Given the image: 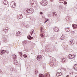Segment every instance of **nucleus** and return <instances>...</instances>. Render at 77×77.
I'll list each match as a JSON object with an SVG mask.
<instances>
[{
  "instance_id": "c03bdc74",
  "label": "nucleus",
  "mask_w": 77,
  "mask_h": 77,
  "mask_svg": "<svg viewBox=\"0 0 77 77\" xmlns=\"http://www.w3.org/2000/svg\"><path fill=\"white\" fill-rule=\"evenodd\" d=\"M49 20L48 19H47V20H46L45 21L46 22H47V21H49Z\"/></svg>"
},
{
  "instance_id": "49530a36",
  "label": "nucleus",
  "mask_w": 77,
  "mask_h": 77,
  "mask_svg": "<svg viewBox=\"0 0 77 77\" xmlns=\"http://www.w3.org/2000/svg\"><path fill=\"white\" fill-rule=\"evenodd\" d=\"M66 77H69V75H67Z\"/></svg>"
},
{
  "instance_id": "603ef678",
  "label": "nucleus",
  "mask_w": 77,
  "mask_h": 77,
  "mask_svg": "<svg viewBox=\"0 0 77 77\" xmlns=\"http://www.w3.org/2000/svg\"><path fill=\"white\" fill-rule=\"evenodd\" d=\"M56 44H57V42L56 43Z\"/></svg>"
},
{
  "instance_id": "09e8293b",
  "label": "nucleus",
  "mask_w": 77,
  "mask_h": 77,
  "mask_svg": "<svg viewBox=\"0 0 77 77\" xmlns=\"http://www.w3.org/2000/svg\"><path fill=\"white\" fill-rule=\"evenodd\" d=\"M30 34H31V35L32 36V34H32V32H31V33H30Z\"/></svg>"
},
{
  "instance_id": "473e14b6",
  "label": "nucleus",
  "mask_w": 77,
  "mask_h": 77,
  "mask_svg": "<svg viewBox=\"0 0 77 77\" xmlns=\"http://www.w3.org/2000/svg\"><path fill=\"white\" fill-rule=\"evenodd\" d=\"M38 70H35V71H34V72H35V74H37L38 73Z\"/></svg>"
},
{
  "instance_id": "c756f323",
  "label": "nucleus",
  "mask_w": 77,
  "mask_h": 77,
  "mask_svg": "<svg viewBox=\"0 0 77 77\" xmlns=\"http://www.w3.org/2000/svg\"><path fill=\"white\" fill-rule=\"evenodd\" d=\"M55 15V16H56L57 15V14H56V13L55 12H54L53 13V16H54Z\"/></svg>"
},
{
  "instance_id": "ea45409f",
  "label": "nucleus",
  "mask_w": 77,
  "mask_h": 77,
  "mask_svg": "<svg viewBox=\"0 0 77 77\" xmlns=\"http://www.w3.org/2000/svg\"><path fill=\"white\" fill-rule=\"evenodd\" d=\"M9 53V51H6V53H7V54H8V53Z\"/></svg>"
},
{
  "instance_id": "2f4dec72",
  "label": "nucleus",
  "mask_w": 77,
  "mask_h": 77,
  "mask_svg": "<svg viewBox=\"0 0 77 77\" xmlns=\"http://www.w3.org/2000/svg\"><path fill=\"white\" fill-rule=\"evenodd\" d=\"M62 61L63 62H65V58H62Z\"/></svg>"
},
{
  "instance_id": "cd10ccee",
  "label": "nucleus",
  "mask_w": 77,
  "mask_h": 77,
  "mask_svg": "<svg viewBox=\"0 0 77 77\" xmlns=\"http://www.w3.org/2000/svg\"><path fill=\"white\" fill-rule=\"evenodd\" d=\"M14 59H17V56L15 55H14L13 56Z\"/></svg>"
},
{
  "instance_id": "c85d7f7f",
  "label": "nucleus",
  "mask_w": 77,
  "mask_h": 77,
  "mask_svg": "<svg viewBox=\"0 0 77 77\" xmlns=\"http://www.w3.org/2000/svg\"><path fill=\"white\" fill-rule=\"evenodd\" d=\"M58 30H59V29L55 28V32H58Z\"/></svg>"
},
{
  "instance_id": "a18cd8bd",
  "label": "nucleus",
  "mask_w": 77,
  "mask_h": 77,
  "mask_svg": "<svg viewBox=\"0 0 77 77\" xmlns=\"http://www.w3.org/2000/svg\"><path fill=\"white\" fill-rule=\"evenodd\" d=\"M34 32L33 31H32V32H31V33H32V34H33Z\"/></svg>"
},
{
  "instance_id": "79ce46f5",
  "label": "nucleus",
  "mask_w": 77,
  "mask_h": 77,
  "mask_svg": "<svg viewBox=\"0 0 77 77\" xmlns=\"http://www.w3.org/2000/svg\"><path fill=\"white\" fill-rule=\"evenodd\" d=\"M59 71H60V69H58V72H59Z\"/></svg>"
},
{
  "instance_id": "1a4fd4ad",
  "label": "nucleus",
  "mask_w": 77,
  "mask_h": 77,
  "mask_svg": "<svg viewBox=\"0 0 77 77\" xmlns=\"http://www.w3.org/2000/svg\"><path fill=\"white\" fill-rule=\"evenodd\" d=\"M36 59L38 60H41L42 59V56L41 55H38Z\"/></svg>"
},
{
  "instance_id": "aec40b11",
  "label": "nucleus",
  "mask_w": 77,
  "mask_h": 77,
  "mask_svg": "<svg viewBox=\"0 0 77 77\" xmlns=\"http://www.w3.org/2000/svg\"><path fill=\"white\" fill-rule=\"evenodd\" d=\"M72 27L73 29H75V28H77V25L75 24H72Z\"/></svg>"
},
{
  "instance_id": "3c124183",
  "label": "nucleus",
  "mask_w": 77,
  "mask_h": 77,
  "mask_svg": "<svg viewBox=\"0 0 77 77\" xmlns=\"http://www.w3.org/2000/svg\"><path fill=\"white\" fill-rule=\"evenodd\" d=\"M75 77H77V76H75Z\"/></svg>"
},
{
  "instance_id": "c9c22d12",
  "label": "nucleus",
  "mask_w": 77,
  "mask_h": 77,
  "mask_svg": "<svg viewBox=\"0 0 77 77\" xmlns=\"http://www.w3.org/2000/svg\"><path fill=\"white\" fill-rule=\"evenodd\" d=\"M26 27H27V28H28V27H29V25H26Z\"/></svg>"
},
{
  "instance_id": "4be33fe9",
  "label": "nucleus",
  "mask_w": 77,
  "mask_h": 77,
  "mask_svg": "<svg viewBox=\"0 0 77 77\" xmlns=\"http://www.w3.org/2000/svg\"><path fill=\"white\" fill-rule=\"evenodd\" d=\"M45 77H50V74L48 73H46L45 75Z\"/></svg>"
},
{
  "instance_id": "9b49d317",
  "label": "nucleus",
  "mask_w": 77,
  "mask_h": 77,
  "mask_svg": "<svg viewBox=\"0 0 77 77\" xmlns=\"http://www.w3.org/2000/svg\"><path fill=\"white\" fill-rule=\"evenodd\" d=\"M62 73L61 72H57L56 74L57 76V77H59V76L62 75Z\"/></svg>"
},
{
  "instance_id": "f03ea898",
  "label": "nucleus",
  "mask_w": 77,
  "mask_h": 77,
  "mask_svg": "<svg viewBox=\"0 0 77 77\" xmlns=\"http://www.w3.org/2000/svg\"><path fill=\"white\" fill-rule=\"evenodd\" d=\"M41 3L42 6H46L48 4V2L46 0H43L41 2Z\"/></svg>"
},
{
  "instance_id": "0eeeda50",
  "label": "nucleus",
  "mask_w": 77,
  "mask_h": 77,
  "mask_svg": "<svg viewBox=\"0 0 77 77\" xmlns=\"http://www.w3.org/2000/svg\"><path fill=\"white\" fill-rule=\"evenodd\" d=\"M73 69H74V71H77V64H75L73 66Z\"/></svg>"
},
{
  "instance_id": "f704fd0d",
  "label": "nucleus",
  "mask_w": 77,
  "mask_h": 77,
  "mask_svg": "<svg viewBox=\"0 0 77 77\" xmlns=\"http://www.w3.org/2000/svg\"><path fill=\"white\" fill-rule=\"evenodd\" d=\"M71 33H72V34H74V33H75V32L74 31H72L71 32Z\"/></svg>"
},
{
  "instance_id": "7c9ffc66",
  "label": "nucleus",
  "mask_w": 77,
  "mask_h": 77,
  "mask_svg": "<svg viewBox=\"0 0 77 77\" xmlns=\"http://www.w3.org/2000/svg\"><path fill=\"white\" fill-rule=\"evenodd\" d=\"M23 56L25 58L27 57V56L26 54H24V55H23Z\"/></svg>"
},
{
  "instance_id": "ddd939ff",
  "label": "nucleus",
  "mask_w": 77,
  "mask_h": 77,
  "mask_svg": "<svg viewBox=\"0 0 77 77\" xmlns=\"http://www.w3.org/2000/svg\"><path fill=\"white\" fill-rule=\"evenodd\" d=\"M17 17H18V18H19V19H21L23 18V16L21 14L17 15Z\"/></svg>"
},
{
  "instance_id": "f3484780",
  "label": "nucleus",
  "mask_w": 77,
  "mask_h": 77,
  "mask_svg": "<svg viewBox=\"0 0 77 77\" xmlns=\"http://www.w3.org/2000/svg\"><path fill=\"white\" fill-rule=\"evenodd\" d=\"M6 52V51L5 50H2L1 51V54L2 55L3 54L5 53Z\"/></svg>"
},
{
  "instance_id": "b1692460",
  "label": "nucleus",
  "mask_w": 77,
  "mask_h": 77,
  "mask_svg": "<svg viewBox=\"0 0 77 77\" xmlns=\"http://www.w3.org/2000/svg\"><path fill=\"white\" fill-rule=\"evenodd\" d=\"M51 39L52 40H54V39H55V37H54V36L51 37Z\"/></svg>"
},
{
  "instance_id": "9d476101",
  "label": "nucleus",
  "mask_w": 77,
  "mask_h": 77,
  "mask_svg": "<svg viewBox=\"0 0 77 77\" xmlns=\"http://www.w3.org/2000/svg\"><path fill=\"white\" fill-rule=\"evenodd\" d=\"M3 2L4 5H8V2L6 0H3Z\"/></svg>"
},
{
  "instance_id": "a19ab883",
  "label": "nucleus",
  "mask_w": 77,
  "mask_h": 77,
  "mask_svg": "<svg viewBox=\"0 0 77 77\" xmlns=\"http://www.w3.org/2000/svg\"><path fill=\"white\" fill-rule=\"evenodd\" d=\"M43 14V13H42V12H40V15H42V14Z\"/></svg>"
},
{
  "instance_id": "e433bc0d",
  "label": "nucleus",
  "mask_w": 77,
  "mask_h": 77,
  "mask_svg": "<svg viewBox=\"0 0 77 77\" xmlns=\"http://www.w3.org/2000/svg\"><path fill=\"white\" fill-rule=\"evenodd\" d=\"M50 50V49L48 48H47V50H46V51H47L48 52V51H49Z\"/></svg>"
},
{
  "instance_id": "dca6fc26",
  "label": "nucleus",
  "mask_w": 77,
  "mask_h": 77,
  "mask_svg": "<svg viewBox=\"0 0 77 77\" xmlns=\"http://www.w3.org/2000/svg\"><path fill=\"white\" fill-rule=\"evenodd\" d=\"M65 30L66 32H69V31H70L71 29H70V28H69V27H67V28H65Z\"/></svg>"
},
{
  "instance_id": "37998d69",
  "label": "nucleus",
  "mask_w": 77,
  "mask_h": 77,
  "mask_svg": "<svg viewBox=\"0 0 77 77\" xmlns=\"http://www.w3.org/2000/svg\"><path fill=\"white\" fill-rule=\"evenodd\" d=\"M70 74H73V73L72 72H70Z\"/></svg>"
},
{
  "instance_id": "393cba45",
  "label": "nucleus",
  "mask_w": 77,
  "mask_h": 77,
  "mask_svg": "<svg viewBox=\"0 0 77 77\" xmlns=\"http://www.w3.org/2000/svg\"><path fill=\"white\" fill-rule=\"evenodd\" d=\"M39 77H44V76L43 74H40L39 75Z\"/></svg>"
},
{
  "instance_id": "58836bf2",
  "label": "nucleus",
  "mask_w": 77,
  "mask_h": 77,
  "mask_svg": "<svg viewBox=\"0 0 77 77\" xmlns=\"http://www.w3.org/2000/svg\"><path fill=\"white\" fill-rule=\"evenodd\" d=\"M48 16L49 17H51V15L50 14H49L48 15Z\"/></svg>"
},
{
  "instance_id": "423d86ee",
  "label": "nucleus",
  "mask_w": 77,
  "mask_h": 77,
  "mask_svg": "<svg viewBox=\"0 0 77 77\" xmlns=\"http://www.w3.org/2000/svg\"><path fill=\"white\" fill-rule=\"evenodd\" d=\"M33 9L30 8V9H27L26 10V12L27 13H31L33 12Z\"/></svg>"
},
{
  "instance_id": "f8f14e48",
  "label": "nucleus",
  "mask_w": 77,
  "mask_h": 77,
  "mask_svg": "<svg viewBox=\"0 0 77 77\" xmlns=\"http://www.w3.org/2000/svg\"><path fill=\"white\" fill-rule=\"evenodd\" d=\"M21 32H18L16 33V35L17 36H21Z\"/></svg>"
},
{
  "instance_id": "a878e982",
  "label": "nucleus",
  "mask_w": 77,
  "mask_h": 77,
  "mask_svg": "<svg viewBox=\"0 0 77 77\" xmlns=\"http://www.w3.org/2000/svg\"><path fill=\"white\" fill-rule=\"evenodd\" d=\"M26 43H27L26 42V41H24L22 42V44L23 45H25V44H26Z\"/></svg>"
},
{
  "instance_id": "bb28decb",
  "label": "nucleus",
  "mask_w": 77,
  "mask_h": 77,
  "mask_svg": "<svg viewBox=\"0 0 77 77\" xmlns=\"http://www.w3.org/2000/svg\"><path fill=\"white\" fill-rule=\"evenodd\" d=\"M63 0H59V3H63Z\"/></svg>"
},
{
  "instance_id": "a211bd4d",
  "label": "nucleus",
  "mask_w": 77,
  "mask_h": 77,
  "mask_svg": "<svg viewBox=\"0 0 77 77\" xmlns=\"http://www.w3.org/2000/svg\"><path fill=\"white\" fill-rule=\"evenodd\" d=\"M27 38L28 39H29L30 40V39H33V37H31V36H30V35H29L27 36Z\"/></svg>"
},
{
  "instance_id": "864d4df0",
  "label": "nucleus",
  "mask_w": 77,
  "mask_h": 77,
  "mask_svg": "<svg viewBox=\"0 0 77 77\" xmlns=\"http://www.w3.org/2000/svg\"><path fill=\"white\" fill-rule=\"evenodd\" d=\"M2 72V71H1Z\"/></svg>"
},
{
  "instance_id": "de8ad7c7",
  "label": "nucleus",
  "mask_w": 77,
  "mask_h": 77,
  "mask_svg": "<svg viewBox=\"0 0 77 77\" xmlns=\"http://www.w3.org/2000/svg\"><path fill=\"white\" fill-rule=\"evenodd\" d=\"M47 23V22L45 21L44 22V24H45V23Z\"/></svg>"
},
{
  "instance_id": "5701e85b",
  "label": "nucleus",
  "mask_w": 77,
  "mask_h": 77,
  "mask_svg": "<svg viewBox=\"0 0 77 77\" xmlns=\"http://www.w3.org/2000/svg\"><path fill=\"white\" fill-rule=\"evenodd\" d=\"M14 64H15L16 65H18V61L17 60H15L14 61Z\"/></svg>"
},
{
  "instance_id": "20e7f679",
  "label": "nucleus",
  "mask_w": 77,
  "mask_h": 77,
  "mask_svg": "<svg viewBox=\"0 0 77 77\" xmlns=\"http://www.w3.org/2000/svg\"><path fill=\"white\" fill-rule=\"evenodd\" d=\"M68 57L69 59H74L75 57V55L72 54H70Z\"/></svg>"
},
{
  "instance_id": "f257e3e1",
  "label": "nucleus",
  "mask_w": 77,
  "mask_h": 77,
  "mask_svg": "<svg viewBox=\"0 0 77 77\" xmlns=\"http://www.w3.org/2000/svg\"><path fill=\"white\" fill-rule=\"evenodd\" d=\"M30 3H32V7H37V2L35 0H31L30 1Z\"/></svg>"
},
{
  "instance_id": "6e6552de",
  "label": "nucleus",
  "mask_w": 77,
  "mask_h": 77,
  "mask_svg": "<svg viewBox=\"0 0 77 77\" xmlns=\"http://www.w3.org/2000/svg\"><path fill=\"white\" fill-rule=\"evenodd\" d=\"M40 29L41 33H42V34L40 35V36L42 38H44V34L42 32V28L41 27Z\"/></svg>"
},
{
  "instance_id": "412c9836",
  "label": "nucleus",
  "mask_w": 77,
  "mask_h": 77,
  "mask_svg": "<svg viewBox=\"0 0 77 77\" xmlns=\"http://www.w3.org/2000/svg\"><path fill=\"white\" fill-rule=\"evenodd\" d=\"M65 36L63 35H62V36L61 37L60 39L61 40H63L65 38Z\"/></svg>"
},
{
  "instance_id": "39448f33",
  "label": "nucleus",
  "mask_w": 77,
  "mask_h": 77,
  "mask_svg": "<svg viewBox=\"0 0 77 77\" xmlns=\"http://www.w3.org/2000/svg\"><path fill=\"white\" fill-rule=\"evenodd\" d=\"M10 5L11 8H14L15 7V2H12L11 3Z\"/></svg>"
},
{
  "instance_id": "4c0bfd02",
  "label": "nucleus",
  "mask_w": 77,
  "mask_h": 77,
  "mask_svg": "<svg viewBox=\"0 0 77 77\" xmlns=\"http://www.w3.org/2000/svg\"><path fill=\"white\" fill-rule=\"evenodd\" d=\"M63 4H64V5H66V4H67V2H64Z\"/></svg>"
},
{
  "instance_id": "4468645a",
  "label": "nucleus",
  "mask_w": 77,
  "mask_h": 77,
  "mask_svg": "<svg viewBox=\"0 0 77 77\" xmlns=\"http://www.w3.org/2000/svg\"><path fill=\"white\" fill-rule=\"evenodd\" d=\"M69 43H71V45H73L74 44V40L72 39L69 41Z\"/></svg>"
},
{
  "instance_id": "72a5a7b5",
  "label": "nucleus",
  "mask_w": 77,
  "mask_h": 77,
  "mask_svg": "<svg viewBox=\"0 0 77 77\" xmlns=\"http://www.w3.org/2000/svg\"><path fill=\"white\" fill-rule=\"evenodd\" d=\"M3 39H4V41H6V42L8 41V40H7V39L5 38L4 37H3Z\"/></svg>"
},
{
  "instance_id": "2eb2a0df",
  "label": "nucleus",
  "mask_w": 77,
  "mask_h": 77,
  "mask_svg": "<svg viewBox=\"0 0 77 77\" xmlns=\"http://www.w3.org/2000/svg\"><path fill=\"white\" fill-rule=\"evenodd\" d=\"M8 29L6 28H4L3 29H2V31H3L5 32V34L7 33V32H8Z\"/></svg>"
},
{
  "instance_id": "8fccbe9b",
  "label": "nucleus",
  "mask_w": 77,
  "mask_h": 77,
  "mask_svg": "<svg viewBox=\"0 0 77 77\" xmlns=\"http://www.w3.org/2000/svg\"><path fill=\"white\" fill-rule=\"evenodd\" d=\"M50 1H51V2H52V1H53V0H50Z\"/></svg>"
},
{
  "instance_id": "7ed1b4c3",
  "label": "nucleus",
  "mask_w": 77,
  "mask_h": 77,
  "mask_svg": "<svg viewBox=\"0 0 77 77\" xmlns=\"http://www.w3.org/2000/svg\"><path fill=\"white\" fill-rule=\"evenodd\" d=\"M50 65L51 66L52 68H54V67H56V66H57V64H54L53 62L52 61L50 62Z\"/></svg>"
},
{
  "instance_id": "6ab92c4d",
  "label": "nucleus",
  "mask_w": 77,
  "mask_h": 77,
  "mask_svg": "<svg viewBox=\"0 0 77 77\" xmlns=\"http://www.w3.org/2000/svg\"><path fill=\"white\" fill-rule=\"evenodd\" d=\"M19 54L20 56V59H23V54H22V52H19Z\"/></svg>"
}]
</instances>
